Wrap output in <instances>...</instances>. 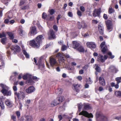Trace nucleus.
I'll return each mask as SVG.
<instances>
[{
    "instance_id": "79ce46f5",
    "label": "nucleus",
    "mask_w": 121,
    "mask_h": 121,
    "mask_svg": "<svg viewBox=\"0 0 121 121\" xmlns=\"http://www.w3.org/2000/svg\"><path fill=\"white\" fill-rule=\"evenodd\" d=\"M54 10L53 9H52L50 10H49V12L50 14L51 15H52L53 14L54 12Z\"/></svg>"
},
{
    "instance_id": "2f4dec72",
    "label": "nucleus",
    "mask_w": 121,
    "mask_h": 121,
    "mask_svg": "<svg viewBox=\"0 0 121 121\" xmlns=\"http://www.w3.org/2000/svg\"><path fill=\"white\" fill-rule=\"evenodd\" d=\"M27 121H32L33 119L32 117L30 116H26L25 117Z\"/></svg>"
},
{
    "instance_id": "20e7f679",
    "label": "nucleus",
    "mask_w": 121,
    "mask_h": 121,
    "mask_svg": "<svg viewBox=\"0 0 121 121\" xmlns=\"http://www.w3.org/2000/svg\"><path fill=\"white\" fill-rule=\"evenodd\" d=\"M79 115H82L88 118H93V115L91 113H88L87 111L83 110L79 113Z\"/></svg>"
},
{
    "instance_id": "603ef678",
    "label": "nucleus",
    "mask_w": 121,
    "mask_h": 121,
    "mask_svg": "<svg viewBox=\"0 0 121 121\" xmlns=\"http://www.w3.org/2000/svg\"><path fill=\"white\" fill-rule=\"evenodd\" d=\"M64 55H63L62 54L61 56H60V60L62 61L64 60Z\"/></svg>"
},
{
    "instance_id": "bb28decb",
    "label": "nucleus",
    "mask_w": 121,
    "mask_h": 121,
    "mask_svg": "<svg viewBox=\"0 0 121 121\" xmlns=\"http://www.w3.org/2000/svg\"><path fill=\"white\" fill-rule=\"evenodd\" d=\"M115 94L118 97H121V91H116L115 92Z\"/></svg>"
},
{
    "instance_id": "8fccbe9b",
    "label": "nucleus",
    "mask_w": 121,
    "mask_h": 121,
    "mask_svg": "<svg viewBox=\"0 0 121 121\" xmlns=\"http://www.w3.org/2000/svg\"><path fill=\"white\" fill-rule=\"evenodd\" d=\"M82 106L83 105V104L82 105V103H80L78 104V108L79 109H81Z\"/></svg>"
},
{
    "instance_id": "1a4fd4ad",
    "label": "nucleus",
    "mask_w": 121,
    "mask_h": 121,
    "mask_svg": "<svg viewBox=\"0 0 121 121\" xmlns=\"http://www.w3.org/2000/svg\"><path fill=\"white\" fill-rule=\"evenodd\" d=\"M35 91L34 87L33 86H30L26 90V92L28 94H30Z\"/></svg>"
},
{
    "instance_id": "c85d7f7f",
    "label": "nucleus",
    "mask_w": 121,
    "mask_h": 121,
    "mask_svg": "<svg viewBox=\"0 0 121 121\" xmlns=\"http://www.w3.org/2000/svg\"><path fill=\"white\" fill-rule=\"evenodd\" d=\"M101 48V51L104 54L106 53L108 50L107 47L106 46H105Z\"/></svg>"
},
{
    "instance_id": "0e129e2a",
    "label": "nucleus",
    "mask_w": 121,
    "mask_h": 121,
    "mask_svg": "<svg viewBox=\"0 0 121 121\" xmlns=\"http://www.w3.org/2000/svg\"><path fill=\"white\" fill-rule=\"evenodd\" d=\"M103 17L105 19H107L108 18L107 15L105 14H104Z\"/></svg>"
},
{
    "instance_id": "ea45409f",
    "label": "nucleus",
    "mask_w": 121,
    "mask_h": 121,
    "mask_svg": "<svg viewBox=\"0 0 121 121\" xmlns=\"http://www.w3.org/2000/svg\"><path fill=\"white\" fill-rule=\"evenodd\" d=\"M6 35L4 32H3L2 33H0V38H1L3 37H5Z\"/></svg>"
},
{
    "instance_id": "09e8293b",
    "label": "nucleus",
    "mask_w": 121,
    "mask_h": 121,
    "mask_svg": "<svg viewBox=\"0 0 121 121\" xmlns=\"http://www.w3.org/2000/svg\"><path fill=\"white\" fill-rule=\"evenodd\" d=\"M105 42H102L101 44L100 45V47L101 48H102L105 46H106L105 45Z\"/></svg>"
},
{
    "instance_id": "a211bd4d",
    "label": "nucleus",
    "mask_w": 121,
    "mask_h": 121,
    "mask_svg": "<svg viewBox=\"0 0 121 121\" xmlns=\"http://www.w3.org/2000/svg\"><path fill=\"white\" fill-rule=\"evenodd\" d=\"M106 22L108 29L109 30L110 29L112 25L111 21L110 20H108L106 21Z\"/></svg>"
},
{
    "instance_id": "9b49d317",
    "label": "nucleus",
    "mask_w": 121,
    "mask_h": 121,
    "mask_svg": "<svg viewBox=\"0 0 121 121\" xmlns=\"http://www.w3.org/2000/svg\"><path fill=\"white\" fill-rule=\"evenodd\" d=\"M12 50L14 51V52H19L20 51V48L18 45L12 46V47L11 48Z\"/></svg>"
},
{
    "instance_id": "13d9d810",
    "label": "nucleus",
    "mask_w": 121,
    "mask_h": 121,
    "mask_svg": "<svg viewBox=\"0 0 121 121\" xmlns=\"http://www.w3.org/2000/svg\"><path fill=\"white\" fill-rule=\"evenodd\" d=\"M53 28L54 30L57 31L58 30L57 27L56 25H54L53 26Z\"/></svg>"
},
{
    "instance_id": "69168bd1",
    "label": "nucleus",
    "mask_w": 121,
    "mask_h": 121,
    "mask_svg": "<svg viewBox=\"0 0 121 121\" xmlns=\"http://www.w3.org/2000/svg\"><path fill=\"white\" fill-rule=\"evenodd\" d=\"M79 73L80 74H82L84 73L83 70L82 69H81L79 71Z\"/></svg>"
},
{
    "instance_id": "f257e3e1",
    "label": "nucleus",
    "mask_w": 121,
    "mask_h": 121,
    "mask_svg": "<svg viewBox=\"0 0 121 121\" xmlns=\"http://www.w3.org/2000/svg\"><path fill=\"white\" fill-rule=\"evenodd\" d=\"M0 85L2 88L1 92L4 95L8 96L11 95V91H8V88L7 86L2 84H0Z\"/></svg>"
},
{
    "instance_id": "4be33fe9",
    "label": "nucleus",
    "mask_w": 121,
    "mask_h": 121,
    "mask_svg": "<svg viewBox=\"0 0 121 121\" xmlns=\"http://www.w3.org/2000/svg\"><path fill=\"white\" fill-rule=\"evenodd\" d=\"M36 65L38 66L39 68L41 67L43 68L44 66V63L41 62L40 59L38 61V63L36 64Z\"/></svg>"
},
{
    "instance_id": "dca6fc26",
    "label": "nucleus",
    "mask_w": 121,
    "mask_h": 121,
    "mask_svg": "<svg viewBox=\"0 0 121 121\" xmlns=\"http://www.w3.org/2000/svg\"><path fill=\"white\" fill-rule=\"evenodd\" d=\"M99 81L100 84L103 86L105 85V82L104 78L102 77H100L99 78Z\"/></svg>"
},
{
    "instance_id": "393cba45",
    "label": "nucleus",
    "mask_w": 121,
    "mask_h": 121,
    "mask_svg": "<svg viewBox=\"0 0 121 121\" xmlns=\"http://www.w3.org/2000/svg\"><path fill=\"white\" fill-rule=\"evenodd\" d=\"M80 84H76L74 85V89L77 92H79L80 89Z\"/></svg>"
},
{
    "instance_id": "9d476101",
    "label": "nucleus",
    "mask_w": 121,
    "mask_h": 121,
    "mask_svg": "<svg viewBox=\"0 0 121 121\" xmlns=\"http://www.w3.org/2000/svg\"><path fill=\"white\" fill-rule=\"evenodd\" d=\"M100 13V10L99 9H95L94 10L93 13V15L95 17L99 16Z\"/></svg>"
},
{
    "instance_id": "3c124183",
    "label": "nucleus",
    "mask_w": 121,
    "mask_h": 121,
    "mask_svg": "<svg viewBox=\"0 0 121 121\" xmlns=\"http://www.w3.org/2000/svg\"><path fill=\"white\" fill-rule=\"evenodd\" d=\"M80 8V10L83 12H84L85 10V8L83 6H81Z\"/></svg>"
},
{
    "instance_id": "680f3d73",
    "label": "nucleus",
    "mask_w": 121,
    "mask_h": 121,
    "mask_svg": "<svg viewBox=\"0 0 121 121\" xmlns=\"http://www.w3.org/2000/svg\"><path fill=\"white\" fill-rule=\"evenodd\" d=\"M62 54L60 53H58L56 55V57L60 58V56H61Z\"/></svg>"
},
{
    "instance_id": "58836bf2",
    "label": "nucleus",
    "mask_w": 121,
    "mask_h": 121,
    "mask_svg": "<svg viewBox=\"0 0 121 121\" xmlns=\"http://www.w3.org/2000/svg\"><path fill=\"white\" fill-rule=\"evenodd\" d=\"M67 47L65 45H63L61 48V50L64 51L66 50Z\"/></svg>"
},
{
    "instance_id": "6ab92c4d",
    "label": "nucleus",
    "mask_w": 121,
    "mask_h": 121,
    "mask_svg": "<svg viewBox=\"0 0 121 121\" xmlns=\"http://www.w3.org/2000/svg\"><path fill=\"white\" fill-rule=\"evenodd\" d=\"M109 69H110L111 72L115 73H116L118 71V70L114 66H110L109 68Z\"/></svg>"
},
{
    "instance_id": "6e6552de",
    "label": "nucleus",
    "mask_w": 121,
    "mask_h": 121,
    "mask_svg": "<svg viewBox=\"0 0 121 121\" xmlns=\"http://www.w3.org/2000/svg\"><path fill=\"white\" fill-rule=\"evenodd\" d=\"M30 45L33 47L38 48L39 46V43H36L35 41L34 40H31L30 42Z\"/></svg>"
},
{
    "instance_id": "49530a36",
    "label": "nucleus",
    "mask_w": 121,
    "mask_h": 121,
    "mask_svg": "<svg viewBox=\"0 0 121 121\" xmlns=\"http://www.w3.org/2000/svg\"><path fill=\"white\" fill-rule=\"evenodd\" d=\"M26 1L27 0H23L21 1L20 2V5H22L24 3H26Z\"/></svg>"
},
{
    "instance_id": "f03ea898",
    "label": "nucleus",
    "mask_w": 121,
    "mask_h": 121,
    "mask_svg": "<svg viewBox=\"0 0 121 121\" xmlns=\"http://www.w3.org/2000/svg\"><path fill=\"white\" fill-rule=\"evenodd\" d=\"M14 94L15 96H17L19 99H23L25 97L24 93L21 91H19L18 92H15L14 93Z\"/></svg>"
},
{
    "instance_id": "e433bc0d",
    "label": "nucleus",
    "mask_w": 121,
    "mask_h": 121,
    "mask_svg": "<svg viewBox=\"0 0 121 121\" xmlns=\"http://www.w3.org/2000/svg\"><path fill=\"white\" fill-rule=\"evenodd\" d=\"M77 24L78 27L79 29H81L82 27V22L80 23L79 22H77Z\"/></svg>"
},
{
    "instance_id": "cd10ccee",
    "label": "nucleus",
    "mask_w": 121,
    "mask_h": 121,
    "mask_svg": "<svg viewBox=\"0 0 121 121\" xmlns=\"http://www.w3.org/2000/svg\"><path fill=\"white\" fill-rule=\"evenodd\" d=\"M18 32L21 36H23L24 32L23 30L21 28H19V29Z\"/></svg>"
},
{
    "instance_id": "4468645a",
    "label": "nucleus",
    "mask_w": 121,
    "mask_h": 121,
    "mask_svg": "<svg viewBox=\"0 0 121 121\" xmlns=\"http://www.w3.org/2000/svg\"><path fill=\"white\" fill-rule=\"evenodd\" d=\"M73 48L74 49H76L79 46V43L76 41H73L72 42Z\"/></svg>"
},
{
    "instance_id": "7c9ffc66",
    "label": "nucleus",
    "mask_w": 121,
    "mask_h": 121,
    "mask_svg": "<svg viewBox=\"0 0 121 121\" xmlns=\"http://www.w3.org/2000/svg\"><path fill=\"white\" fill-rule=\"evenodd\" d=\"M30 75L27 74H26L24 75L23 76V78L25 80H26V79H28L30 77Z\"/></svg>"
},
{
    "instance_id": "412c9836",
    "label": "nucleus",
    "mask_w": 121,
    "mask_h": 121,
    "mask_svg": "<svg viewBox=\"0 0 121 121\" xmlns=\"http://www.w3.org/2000/svg\"><path fill=\"white\" fill-rule=\"evenodd\" d=\"M96 117H101L104 121H106L107 120V117L104 115H101L99 113H97L96 114Z\"/></svg>"
},
{
    "instance_id": "37998d69",
    "label": "nucleus",
    "mask_w": 121,
    "mask_h": 121,
    "mask_svg": "<svg viewBox=\"0 0 121 121\" xmlns=\"http://www.w3.org/2000/svg\"><path fill=\"white\" fill-rule=\"evenodd\" d=\"M82 27L83 28H86L87 27V26L86 24L84 22H82Z\"/></svg>"
},
{
    "instance_id": "473e14b6",
    "label": "nucleus",
    "mask_w": 121,
    "mask_h": 121,
    "mask_svg": "<svg viewBox=\"0 0 121 121\" xmlns=\"http://www.w3.org/2000/svg\"><path fill=\"white\" fill-rule=\"evenodd\" d=\"M28 80V82L29 83H30L31 84H32L34 83L33 81L31 78V75L30 76V77L29 78Z\"/></svg>"
},
{
    "instance_id": "4d7b16f0",
    "label": "nucleus",
    "mask_w": 121,
    "mask_h": 121,
    "mask_svg": "<svg viewBox=\"0 0 121 121\" xmlns=\"http://www.w3.org/2000/svg\"><path fill=\"white\" fill-rule=\"evenodd\" d=\"M13 90L15 91V92H17L16 91L17 90V88L16 86H14L13 87Z\"/></svg>"
},
{
    "instance_id": "864d4df0",
    "label": "nucleus",
    "mask_w": 121,
    "mask_h": 121,
    "mask_svg": "<svg viewBox=\"0 0 121 121\" xmlns=\"http://www.w3.org/2000/svg\"><path fill=\"white\" fill-rule=\"evenodd\" d=\"M68 15L69 17H73V14L71 12H69L68 13Z\"/></svg>"
},
{
    "instance_id": "c03bdc74",
    "label": "nucleus",
    "mask_w": 121,
    "mask_h": 121,
    "mask_svg": "<svg viewBox=\"0 0 121 121\" xmlns=\"http://www.w3.org/2000/svg\"><path fill=\"white\" fill-rule=\"evenodd\" d=\"M0 106L1 107V109L4 110V109L5 107L4 103H0Z\"/></svg>"
},
{
    "instance_id": "052dcab7",
    "label": "nucleus",
    "mask_w": 121,
    "mask_h": 121,
    "mask_svg": "<svg viewBox=\"0 0 121 121\" xmlns=\"http://www.w3.org/2000/svg\"><path fill=\"white\" fill-rule=\"evenodd\" d=\"M115 119L119 121H121V117H115Z\"/></svg>"
},
{
    "instance_id": "2eb2a0df",
    "label": "nucleus",
    "mask_w": 121,
    "mask_h": 121,
    "mask_svg": "<svg viewBox=\"0 0 121 121\" xmlns=\"http://www.w3.org/2000/svg\"><path fill=\"white\" fill-rule=\"evenodd\" d=\"M30 32L31 35H34L36 33V28L34 26L30 28Z\"/></svg>"
},
{
    "instance_id": "ddd939ff",
    "label": "nucleus",
    "mask_w": 121,
    "mask_h": 121,
    "mask_svg": "<svg viewBox=\"0 0 121 121\" xmlns=\"http://www.w3.org/2000/svg\"><path fill=\"white\" fill-rule=\"evenodd\" d=\"M49 33L50 34V36L49 37V39H52L55 38V33L52 30H50Z\"/></svg>"
},
{
    "instance_id": "f3484780",
    "label": "nucleus",
    "mask_w": 121,
    "mask_h": 121,
    "mask_svg": "<svg viewBox=\"0 0 121 121\" xmlns=\"http://www.w3.org/2000/svg\"><path fill=\"white\" fill-rule=\"evenodd\" d=\"M59 104L57 100H54L51 102L49 104V106L52 107H53Z\"/></svg>"
},
{
    "instance_id": "774afa93",
    "label": "nucleus",
    "mask_w": 121,
    "mask_h": 121,
    "mask_svg": "<svg viewBox=\"0 0 121 121\" xmlns=\"http://www.w3.org/2000/svg\"><path fill=\"white\" fill-rule=\"evenodd\" d=\"M17 116L19 117L20 116V113L19 112L17 111L16 113Z\"/></svg>"
},
{
    "instance_id": "a19ab883",
    "label": "nucleus",
    "mask_w": 121,
    "mask_h": 121,
    "mask_svg": "<svg viewBox=\"0 0 121 121\" xmlns=\"http://www.w3.org/2000/svg\"><path fill=\"white\" fill-rule=\"evenodd\" d=\"M54 18V16H52L50 17L49 18L48 17V16L47 17L46 19L49 21H51L53 20Z\"/></svg>"
},
{
    "instance_id": "5fc2aeb1",
    "label": "nucleus",
    "mask_w": 121,
    "mask_h": 121,
    "mask_svg": "<svg viewBox=\"0 0 121 121\" xmlns=\"http://www.w3.org/2000/svg\"><path fill=\"white\" fill-rule=\"evenodd\" d=\"M56 91V92H58V93L59 94H61L62 93L61 89H58Z\"/></svg>"
},
{
    "instance_id": "5701e85b",
    "label": "nucleus",
    "mask_w": 121,
    "mask_h": 121,
    "mask_svg": "<svg viewBox=\"0 0 121 121\" xmlns=\"http://www.w3.org/2000/svg\"><path fill=\"white\" fill-rule=\"evenodd\" d=\"M98 29L101 35L103 34V27L101 25H98Z\"/></svg>"
},
{
    "instance_id": "a18cd8bd",
    "label": "nucleus",
    "mask_w": 121,
    "mask_h": 121,
    "mask_svg": "<svg viewBox=\"0 0 121 121\" xmlns=\"http://www.w3.org/2000/svg\"><path fill=\"white\" fill-rule=\"evenodd\" d=\"M47 17L46 14L44 13H43L42 14V18L43 19H45Z\"/></svg>"
},
{
    "instance_id": "338daca9",
    "label": "nucleus",
    "mask_w": 121,
    "mask_h": 121,
    "mask_svg": "<svg viewBox=\"0 0 121 121\" xmlns=\"http://www.w3.org/2000/svg\"><path fill=\"white\" fill-rule=\"evenodd\" d=\"M15 21L13 20H12L9 21V22L10 24H12Z\"/></svg>"
},
{
    "instance_id": "72a5a7b5",
    "label": "nucleus",
    "mask_w": 121,
    "mask_h": 121,
    "mask_svg": "<svg viewBox=\"0 0 121 121\" xmlns=\"http://www.w3.org/2000/svg\"><path fill=\"white\" fill-rule=\"evenodd\" d=\"M96 67L95 68V69L96 71L98 72H100L101 70V69L98 66V65L97 64H95V66Z\"/></svg>"
},
{
    "instance_id": "39448f33",
    "label": "nucleus",
    "mask_w": 121,
    "mask_h": 121,
    "mask_svg": "<svg viewBox=\"0 0 121 121\" xmlns=\"http://www.w3.org/2000/svg\"><path fill=\"white\" fill-rule=\"evenodd\" d=\"M50 63L52 67L56 65L57 64V62L56 60L54 58L52 57H51L50 58Z\"/></svg>"
},
{
    "instance_id": "7ed1b4c3",
    "label": "nucleus",
    "mask_w": 121,
    "mask_h": 121,
    "mask_svg": "<svg viewBox=\"0 0 121 121\" xmlns=\"http://www.w3.org/2000/svg\"><path fill=\"white\" fill-rule=\"evenodd\" d=\"M108 56L107 55H105L104 57L102 55L99 54L97 57V61L99 62L103 63L105 62Z\"/></svg>"
},
{
    "instance_id": "bf43d9fd",
    "label": "nucleus",
    "mask_w": 121,
    "mask_h": 121,
    "mask_svg": "<svg viewBox=\"0 0 121 121\" xmlns=\"http://www.w3.org/2000/svg\"><path fill=\"white\" fill-rule=\"evenodd\" d=\"M27 6H24L21 7V9L22 10H25L27 9Z\"/></svg>"
},
{
    "instance_id": "e2e57ef3",
    "label": "nucleus",
    "mask_w": 121,
    "mask_h": 121,
    "mask_svg": "<svg viewBox=\"0 0 121 121\" xmlns=\"http://www.w3.org/2000/svg\"><path fill=\"white\" fill-rule=\"evenodd\" d=\"M9 20L8 19H6L4 21V22L5 24H8L9 22Z\"/></svg>"
},
{
    "instance_id": "423d86ee",
    "label": "nucleus",
    "mask_w": 121,
    "mask_h": 121,
    "mask_svg": "<svg viewBox=\"0 0 121 121\" xmlns=\"http://www.w3.org/2000/svg\"><path fill=\"white\" fill-rule=\"evenodd\" d=\"M86 44L87 47L92 50L95 48L96 47L95 44L93 42H87Z\"/></svg>"
},
{
    "instance_id": "de8ad7c7",
    "label": "nucleus",
    "mask_w": 121,
    "mask_h": 121,
    "mask_svg": "<svg viewBox=\"0 0 121 121\" xmlns=\"http://www.w3.org/2000/svg\"><path fill=\"white\" fill-rule=\"evenodd\" d=\"M0 60H1V62L2 65L3 66L4 65V61H3L2 59V57L1 56H0Z\"/></svg>"
},
{
    "instance_id": "0eeeda50",
    "label": "nucleus",
    "mask_w": 121,
    "mask_h": 121,
    "mask_svg": "<svg viewBox=\"0 0 121 121\" xmlns=\"http://www.w3.org/2000/svg\"><path fill=\"white\" fill-rule=\"evenodd\" d=\"M43 35H40L37 36L36 39V41L39 45L42 42V40L44 39Z\"/></svg>"
},
{
    "instance_id": "b1692460",
    "label": "nucleus",
    "mask_w": 121,
    "mask_h": 121,
    "mask_svg": "<svg viewBox=\"0 0 121 121\" xmlns=\"http://www.w3.org/2000/svg\"><path fill=\"white\" fill-rule=\"evenodd\" d=\"M64 99V98L63 96H60L59 97L57 98L56 100L59 104L62 102Z\"/></svg>"
},
{
    "instance_id": "f8f14e48",
    "label": "nucleus",
    "mask_w": 121,
    "mask_h": 121,
    "mask_svg": "<svg viewBox=\"0 0 121 121\" xmlns=\"http://www.w3.org/2000/svg\"><path fill=\"white\" fill-rule=\"evenodd\" d=\"M83 105L84 106L83 110H86L91 109V105L85 103L83 104Z\"/></svg>"
},
{
    "instance_id": "f704fd0d",
    "label": "nucleus",
    "mask_w": 121,
    "mask_h": 121,
    "mask_svg": "<svg viewBox=\"0 0 121 121\" xmlns=\"http://www.w3.org/2000/svg\"><path fill=\"white\" fill-rule=\"evenodd\" d=\"M6 38L5 37L1 39V42L3 44H4L6 43Z\"/></svg>"
},
{
    "instance_id": "a878e982",
    "label": "nucleus",
    "mask_w": 121,
    "mask_h": 121,
    "mask_svg": "<svg viewBox=\"0 0 121 121\" xmlns=\"http://www.w3.org/2000/svg\"><path fill=\"white\" fill-rule=\"evenodd\" d=\"M76 49L80 52H84L85 51L84 48L82 46H79Z\"/></svg>"
},
{
    "instance_id": "c9c22d12",
    "label": "nucleus",
    "mask_w": 121,
    "mask_h": 121,
    "mask_svg": "<svg viewBox=\"0 0 121 121\" xmlns=\"http://www.w3.org/2000/svg\"><path fill=\"white\" fill-rule=\"evenodd\" d=\"M114 12V10L112 8H109L108 10V13L109 14H111Z\"/></svg>"
},
{
    "instance_id": "4c0bfd02",
    "label": "nucleus",
    "mask_w": 121,
    "mask_h": 121,
    "mask_svg": "<svg viewBox=\"0 0 121 121\" xmlns=\"http://www.w3.org/2000/svg\"><path fill=\"white\" fill-rule=\"evenodd\" d=\"M5 104L8 106H9L11 105V103L10 101L7 100L5 101Z\"/></svg>"
},
{
    "instance_id": "aec40b11",
    "label": "nucleus",
    "mask_w": 121,
    "mask_h": 121,
    "mask_svg": "<svg viewBox=\"0 0 121 121\" xmlns=\"http://www.w3.org/2000/svg\"><path fill=\"white\" fill-rule=\"evenodd\" d=\"M22 52L24 54L25 56L27 58H28L29 57V56L28 53H27L25 50L24 47L23 45L22 46Z\"/></svg>"
},
{
    "instance_id": "c756f323",
    "label": "nucleus",
    "mask_w": 121,
    "mask_h": 121,
    "mask_svg": "<svg viewBox=\"0 0 121 121\" xmlns=\"http://www.w3.org/2000/svg\"><path fill=\"white\" fill-rule=\"evenodd\" d=\"M7 34L9 36L10 39H13L14 38V36L13 34L12 33L8 32H7Z\"/></svg>"
},
{
    "instance_id": "6e6d98bb",
    "label": "nucleus",
    "mask_w": 121,
    "mask_h": 121,
    "mask_svg": "<svg viewBox=\"0 0 121 121\" xmlns=\"http://www.w3.org/2000/svg\"><path fill=\"white\" fill-rule=\"evenodd\" d=\"M77 14L78 16H81L82 15V13L79 10L77 12Z\"/></svg>"
}]
</instances>
